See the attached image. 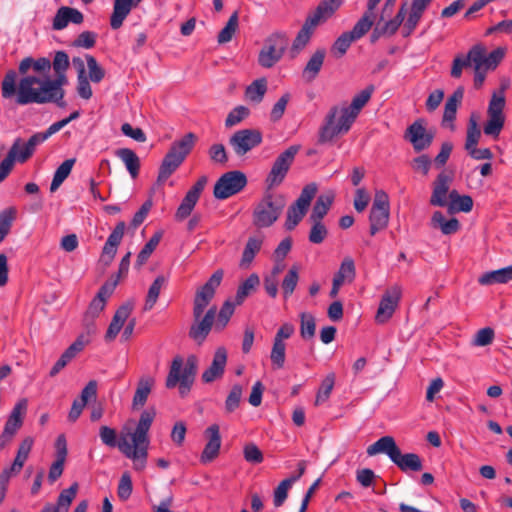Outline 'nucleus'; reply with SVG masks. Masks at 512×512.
<instances>
[{
    "label": "nucleus",
    "instance_id": "3c124183",
    "mask_svg": "<svg viewBox=\"0 0 512 512\" xmlns=\"http://www.w3.org/2000/svg\"><path fill=\"white\" fill-rule=\"evenodd\" d=\"M16 209L9 207L0 212V243L9 234L13 221L16 218Z\"/></svg>",
    "mask_w": 512,
    "mask_h": 512
},
{
    "label": "nucleus",
    "instance_id": "0eeeda50",
    "mask_svg": "<svg viewBox=\"0 0 512 512\" xmlns=\"http://www.w3.org/2000/svg\"><path fill=\"white\" fill-rule=\"evenodd\" d=\"M196 139V135L190 132L171 145L160 165L158 182H165L177 170L192 150Z\"/></svg>",
    "mask_w": 512,
    "mask_h": 512
},
{
    "label": "nucleus",
    "instance_id": "9d476101",
    "mask_svg": "<svg viewBox=\"0 0 512 512\" xmlns=\"http://www.w3.org/2000/svg\"><path fill=\"white\" fill-rule=\"evenodd\" d=\"M300 149V145H291L275 158L265 179V184L268 190L276 188L284 182Z\"/></svg>",
    "mask_w": 512,
    "mask_h": 512
},
{
    "label": "nucleus",
    "instance_id": "f3484780",
    "mask_svg": "<svg viewBox=\"0 0 512 512\" xmlns=\"http://www.w3.org/2000/svg\"><path fill=\"white\" fill-rule=\"evenodd\" d=\"M298 475H291L290 477L282 480L279 485L275 488L273 493V504L276 508L281 507L288 497V490L291 486L297 482L305 473L307 462L301 460L297 464Z\"/></svg>",
    "mask_w": 512,
    "mask_h": 512
},
{
    "label": "nucleus",
    "instance_id": "f8f14e48",
    "mask_svg": "<svg viewBox=\"0 0 512 512\" xmlns=\"http://www.w3.org/2000/svg\"><path fill=\"white\" fill-rule=\"evenodd\" d=\"M262 142V134L259 130H236L229 138V145L233 152L242 157L256 148Z\"/></svg>",
    "mask_w": 512,
    "mask_h": 512
},
{
    "label": "nucleus",
    "instance_id": "f704fd0d",
    "mask_svg": "<svg viewBox=\"0 0 512 512\" xmlns=\"http://www.w3.org/2000/svg\"><path fill=\"white\" fill-rule=\"evenodd\" d=\"M431 225L434 228H439L444 235L455 234L460 229V223L456 218L447 220L440 211H435L433 213Z\"/></svg>",
    "mask_w": 512,
    "mask_h": 512
},
{
    "label": "nucleus",
    "instance_id": "dca6fc26",
    "mask_svg": "<svg viewBox=\"0 0 512 512\" xmlns=\"http://www.w3.org/2000/svg\"><path fill=\"white\" fill-rule=\"evenodd\" d=\"M125 229V222L120 221L117 223L111 234L108 236L101 254V261L104 263V265L108 266L113 261L117 253V247L121 243L122 238L124 236Z\"/></svg>",
    "mask_w": 512,
    "mask_h": 512
},
{
    "label": "nucleus",
    "instance_id": "4c0bfd02",
    "mask_svg": "<svg viewBox=\"0 0 512 512\" xmlns=\"http://www.w3.org/2000/svg\"><path fill=\"white\" fill-rule=\"evenodd\" d=\"M390 212L387 209L372 208L370 210V234L373 236L378 231L384 230L389 222Z\"/></svg>",
    "mask_w": 512,
    "mask_h": 512
},
{
    "label": "nucleus",
    "instance_id": "39448f33",
    "mask_svg": "<svg viewBox=\"0 0 512 512\" xmlns=\"http://www.w3.org/2000/svg\"><path fill=\"white\" fill-rule=\"evenodd\" d=\"M374 90L373 85H368L354 95L350 104L342 103L333 106L325 117L324 128H350L371 99Z\"/></svg>",
    "mask_w": 512,
    "mask_h": 512
},
{
    "label": "nucleus",
    "instance_id": "72a5a7b5",
    "mask_svg": "<svg viewBox=\"0 0 512 512\" xmlns=\"http://www.w3.org/2000/svg\"><path fill=\"white\" fill-rule=\"evenodd\" d=\"M512 279V266L486 272L480 276L478 282L481 285H492L496 283H507Z\"/></svg>",
    "mask_w": 512,
    "mask_h": 512
},
{
    "label": "nucleus",
    "instance_id": "6ab92c4d",
    "mask_svg": "<svg viewBox=\"0 0 512 512\" xmlns=\"http://www.w3.org/2000/svg\"><path fill=\"white\" fill-rule=\"evenodd\" d=\"M464 97V88L459 86L447 98L444 105V112L442 117V126L444 128H453L455 125L458 107L460 106Z\"/></svg>",
    "mask_w": 512,
    "mask_h": 512
},
{
    "label": "nucleus",
    "instance_id": "e433bc0d",
    "mask_svg": "<svg viewBox=\"0 0 512 512\" xmlns=\"http://www.w3.org/2000/svg\"><path fill=\"white\" fill-rule=\"evenodd\" d=\"M260 285V278L256 273H252L248 276V278L243 281L237 289L235 295V302L237 305H240L244 302V300L254 293L258 286Z\"/></svg>",
    "mask_w": 512,
    "mask_h": 512
},
{
    "label": "nucleus",
    "instance_id": "a878e982",
    "mask_svg": "<svg viewBox=\"0 0 512 512\" xmlns=\"http://www.w3.org/2000/svg\"><path fill=\"white\" fill-rule=\"evenodd\" d=\"M400 448L397 446L392 436H383L376 442L368 446L367 454L375 456L377 454H386L391 461L397 456Z\"/></svg>",
    "mask_w": 512,
    "mask_h": 512
},
{
    "label": "nucleus",
    "instance_id": "69168bd1",
    "mask_svg": "<svg viewBox=\"0 0 512 512\" xmlns=\"http://www.w3.org/2000/svg\"><path fill=\"white\" fill-rule=\"evenodd\" d=\"M286 356V345L284 342H278L273 340V346L270 354V359L273 366L277 369L284 367Z\"/></svg>",
    "mask_w": 512,
    "mask_h": 512
},
{
    "label": "nucleus",
    "instance_id": "393cba45",
    "mask_svg": "<svg viewBox=\"0 0 512 512\" xmlns=\"http://www.w3.org/2000/svg\"><path fill=\"white\" fill-rule=\"evenodd\" d=\"M78 488V483L74 482L69 488L61 491L56 505L46 504L41 512H68L71 503L76 497Z\"/></svg>",
    "mask_w": 512,
    "mask_h": 512
},
{
    "label": "nucleus",
    "instance_id": "5701e85b",
    "mask_svg": "<svg viewBox=\"0 0 512 512\" xmlns=\"http://www.w3.org/2000/svg\"><path fill=\"white\" fill-rule=\"evenodd\" d=\"M205 433L208 436V442L201 454L202 463H208L214 460L218 456L221 447V436L218 425L213 424L209 426Z\"/></svg>",
    "mask_w": 512,
    "mask_h": 512
},
{
    "label": "nucleus",
    "instance_id": "423d86ee",
    "mask_svg": "<svg viewBox=\"0 0 512 512\" xmlns=\"http://www.w3.org/2000/svg\"><path fill=\"white\" fill-rule=\"evenodd\" d=\"M196 373L197 358L195 356H189L185 364L181 356H176L171 362L165 386L172 389L178 384L180 396L185 397L194 383Z\"/></svg>",
    "mask_w": 512,
    "mask_h": 512
},
{
    "label": "nucleus",
    "instance_id": "8fccbe9b",
    "mask_svg": "<svg viewBox=\"0 0 512 512\" xmlns=\"http://www.w3.org/2000/svg\"><path fill=\"white\" fill-rule=\"evenodd\" d=\"M355 264L352 258L346 257L340 267L338 272L334 275L333 280L338 281L341 284H344L345 281L352 282L355 278Z\"/></svg>",
    "mask_w": 512,
    "mask_h": 512
},
{
    "label": "nucleus",
    "instance_id": "e2e57ef3",
    "mask_svg": "<svg viewBox=\"0 0 512 512\" xmlns=\"http://www.w3.org/2000/svg\"><path fill=\"white\" fill-rule=\"evenodd\" d=\"M301 325L300 334L304 339H311L315 336L316 323L315 318L310 313L303 312L300 315Z\"/></svg>",
    "mask_w": 512,
    "mask_h": 512
},
{
    "label": "nucleus",
    "instance_id": "37998d69",
    "mask_svg": "<svg viewBox=\"0 0 512 512\" xmlns=\"http://www.w3.org/2000/svg\"><path fill=\"white\" fill-rule=\"evenodd\" d=\"M267 91V80L260 78L254 80L245 90V97L253 103H260Z\"/></svg>",
    "mask_w": 512,
    "mask_h": 512
},
{
    "label": "nucleus",
    "instance_id": "c03bdc74",
    "mask_svg": "<svg viewBox=\"0 0 512 512\" xmlns=\"http://www.w3.org/2000/svg\"><path fill=\"white\" fill-rule=\"evenodd\" d=\"M166 284V278L162 275H159L155 278L153 283L148 289V293L146 296L145 304L143 307L144 311H150L154 305L156 304L158 297L160 295V292L164 285Z\"/></svg>",
    "mask_w": 512,
    "mask_h": 512
},
{
    "label": "nucleus",
    "instance_id": "4468645a",
    "mask_svg": "<svg viewBox=\"0 0 512 512\" xmlns=\"http://www.w3.org/2000/svg\"><path fill=\"white\" fill-rule=\"evenodd\" d=\"M505 96L503 92L493 93L488 105V119L484 128H503L505 123Z\"/></svg>",
    "mask_w": 512,
    "mask_h": 512
},
{
    "label": "nucleus",
    "instance_id": "f03ea898",
    "mask_svg": "<svg viewBox=\"0 0 512 512\" xmlns=\"http://www.w3.org/2000/svg\"><path fill=\"white\" fill-rule=\"evenodd\" d=\"M155 417L153 410H145L141 413L135 430L127 435L121 434L117 441V431L114 428L103 425L99 429V437L102 443L108 447H117L128 459L133 461V467L142 471L146 467L149 448L148 432Z\"/></svg>",
    "mask_w": 512,
    "mask_h": 512
},
{
    "label": "nucleus",
    "instance_id": "c85d7f7f",
    "mask_svg": "<svg viewBox=\"0 0 512 512\" xmlns=\"http://www.w3.org/2000/svg\"><path fill=\"white\" fill-rule=\"evenodd\" d=\"M434 138L430 130H406L404 139L413 145L416 151L427 148Z\"/></svg>",
    "mask_w": 512,
    "mask_h": 512
},
{
    "label": "nucleus",
    "instance_id": "f257e3e1",
    "mask_svg": "<svg viewBox=\"0 0 512 512\" xmlns=\"http://www.w3.org/2000/svg\"><path fill=\"white\" fill-rule=\"evenodd\" d=\"M17 74L14 70H9L2 81V96L4 98L16 97L17 104L26 105L29 103H56L63 106L62 102L64 91L59 87L58 82H54L48 76L23 77L18 87L16 86Z\"/></svg>",
    "mask_w": 512,
    "mask_h": 512
},
{
    "label": "nucleus",
    "instance_id": "6e6552de",
    "mask_svg": "<svg viewBox=\"0 0 512 512\" xmlns=\"http://www.w3.org/2000/svg\"><path fill=\"white\" fill-rule=\"evenodd\" d=\"M286 205L283 195L271 193L268 189L253 210V224L257 228L272 226L282 214Z\"/></svg>",
    "mask_w": 512,
    "mask_h": 512
},
{
    "label": "nucleus",
    "instance_id": "1a4fd4ad",
    "mask_svg": "<svg viewBox=\"0 0 512 512\" xmlns=\"http://www.w3.org/2000/svg\"><path fill=\"white\" fill-rule=\"evenodd\" d=\"M289 45V38L284 32H274L264 39L258 54V64L266 69L274 67L283 57Z\"/></svg>",
    "mask_w": 512,
    "mask_h": 512
},
{
    "label": "nucleus",
    "instance_id": "603ef678",
    "mask_svg": "<svg viewBox=\"0 0 512 512\" xmlns=\"http://www.w3.org/2000/svg\"><path fill=\"white\" fill-rule=\"evenodd\" d=\"M238 27V12L235 11L228 19L225 27L219 32L217 41L224 44L231 41Z\"/></svg>",
    "mask_w": 512,
    "mask_h": 512
},
{
    "label": "nucleus",
    "instance_id": "5fc2aeb1",
    "mask_svg": "<svg viewBox=\"0 0 512 512\" xmlns=\"http://www.w3.org/2000/svg\"><path fill=\"white\" fill-rule=\"evenodd\" d=\"M308 210L299 207L293 203L287 210V218L285 222V228L289 231L293 230L300 221L304 218Z\"/></svg>",
    "mask_w": 512,
    "mask_h": 512
},
{
    "label": "nucleus",
    "instance_id": "49530a36",
    "mask_svg": "<svg viewBox=\"0 0 512 512\" xmlns=\"http://www.w3.org/2000/svg\"><path fill=\"white\" fill-rule=\"evenodd\" d=\"M75 159L65 160L55 171L52 182L50 184V191L55 192L65 179L70 175L72 168L75 164Z\"/></svg>",
    "mask_w": 512,
    "mask_h": 512
},
{
    "label": "nucleus",
    "instance_id": "052dcab7",
    "mask_svg": "<svg viewBox=\"0 0 512 512\" xmlns=\"http://www.w3.org/2000/svg\"><path fill=\"white\" fill-rule=\"evenodd\" d=\"M354 41L356 40L349 32H344L336 39L331 51L337 58H340L347 52Z\"/></svg>",
    "mask_w": 512,
    "mask_h": 512
},
{
    "label": "nucleus",
    "instance_id": "9b49d317",
    "mask_svg": "<svg viewBox=\"0 0 512 512\" xmlns=\"http://www.w3.org/2000/svg\"><path fill=\"white\" fill-rule=\"evenodd\" d=\"M247 185L246 175L238 170L224 173L215 183L213 195L216 199L225 200L240 191Z\"/></svg>",
    "mask_w": 512,
    "mask_h": 512
},
{
    "label": "nucleus",
    "instance_id": "2eb2a0df",
    "mask_svg": "<svg viewBox=\"0 0 512 512\" xmlns=\"http://www.w3.org/2000/svg\"><path fill=\"white\" fill-rule=\"evenodd\" d=\"M118 285L117 279H109L99 289L96 296L90 302L88 310L86 312V319H95L104 310L107 299L112 295L116 286Z\"/></svg>",
    "mask_w": 512,
    "mask_h": 512
},
{
    "label": "nucleus",
    "instance_id": "13d9d810",
    "mask_svg": "<svg viewBox=\"0 0 512 512\" xmlns=\"http://www.w3.org/2000/svg\"><path fill=\"white\" fill-rule=\"evenodd\" d=\"M19 140H16L9 150L8 155L0 163V183L9 175L11 172L14 162L16 161L17 148Z\"/></svg>",
    "mask_w": 512,
    "mask_h": 512
},
{
    "label": "nucleus",
    "instance_id": "2f4dec72",
    "mask_svg": "<svg viewBox=\"0 0 512 512\" xmlns=\"http://www.w3.org/2000/svg\"><path fill=\"white\" fill-rule=\"evenodd\" d=\"M341 0H322L316 10L309 15L318 24L328 20L340 7Z\"/></svg>",
    "mask_w": 512,
    "mask_h": 512
},
{
    "label": "nucleus",
    "instance_id": "a18cd8bd",
    "mask_svg": "<svg viewBox=\"0 0 512 512\" xmlns=\"http://www.w3.org/2000/svg\"><path fill=\"white\" fill-rule=\"evenodd\" d=\"M163 233L161 231H157L153 234V236L149 239V241L144 245V247L141 249L139 254L137 255V259L135 262V267L140 268L142 265H144L151 254L154 252L156 247L158 246Z\"/></svg>",
    "mask_w": 512,
    "mask_h": 512
},
{
    "label": "nucleus",
    "instance_id": "4d7b16f0",
    "mask_svg": "<svg viewBox=\"0 0 512 512\" xmlns=\"http://www.w3.org/2000/svg\"><path fill=\"white\" fill-rule=\"evenodd\" d=\"M347 130H319L316 138L318 146H332L336 144Z\"/></svg>",
    "mask_w": 512,
    "mask_h": 512
},
{
    "label": "nucleus",
    "instance_id": "412c9836",
    "mask_svg": "<svg viewBox=\"0 0 512 512\" xmlns=\"http://www.w3.org/2000/svg\"><path fill=\"white\" fill-rule=\"evenodd\" d=\"M55 448L56 460L52 463L48 473V480L50 483H54L58 478H60L64 470L68 450L66 438L63 434L57 437Z\"/></svg>",
    "mask_w": 512,
    "mask_h": 512
},
{
    "label": "nucleus",
    "instance_id": "680f3d73",
    "mask_svg": "<svg viewBox=\"0 0 512 512\" xmlns=\"http://www.w3.org/2000/svg\"><path fill=\"white\" fill-rule=\"evenodd\" d=\"M88 67V79L94 83H99L105 77V70L98 64L95 57L87 54L85 56Z\"/></svg>",
    "mask_w": 512,
    "mask_h": 512
},
{
    "label": "nucleus",
    "instance_id": "774afa93",
    "mask_svg": "<svg viewBox=\"0 0 512 512\" xmlns=\"http://www.w3.org/2000/svg\"><path fill=\"white\" fill-rule=\"evenodd\" d=\"M405 15H406L405 7L402 6L393 19H391V20L385 22L383 25H381L382 31L384 32L385 36H392L396 33L399 26L404 21Z\"/></svg>",
    "mask_w": 512,
    "mask_h": 512
},
{
    "label": "nucleus",
    "instance_id": "09e8293b",
    "mask_svg": "<svg viewBox=\"0 0 512 512\" xmlns=\"http://www.w3.org/2000/svg\"><path fill=\"white\" fill-rule=\"evenodd\" d=\"M262 240L260 238L250 237L245 245L240 261L241 268H248L255 255L260 251Z\"/></svg>",
    "mask_w": 512,
    "mask_h": 512
},
{
    "label": "nucleus",
    "instance_id": "bb28decb",
    "mask_svg": "<svg viewBox=\"0 0 512 512\" xmlns=\"http://www.w3.org/2000/svg\"><path fill=\"white\" fill-rule=\"evenodd\" d=\"M137 5L131 0H114L113 12L110 17V26L112 29H119L132 8Z\"/></svg>",
    "mask_w": 512,
    "mask_h": 512
},
{
    "label": "nucleus",
    "instance_id": "20e7f679",
    "mask_svg": "<svg viewBox=\"0 0 512 512\" xmlns=\"http://www.w3.org/2000/svg\"><path fill=\"white\" fill-rule=\"evenodd\" d=\"M504 57V51L497 48L488 53L486 48L477 44L474 45L466 56L457 55L452 63L451 76L460 78L464 68L472 67L474 70V87L479 89L484 84L488 71L494 70Z\"/></svg>",
    "mask_w": 512,
    "mask_h": 512
},
{
    "label": "nucleus",
    "instance_id": "7ed1b4c3",
    "mask_svg": "<svg viewBox=\"0 0 512 512\" xmlns=\"http://www.w3.org/2000/svg\"><path fill=\"white\" fill-rule=\"evenodd\" d=\"M224 276L222 269L216 270L207 282L195 293L193 300V323L190 326L188 336L198 345H202L216 319V306H211L204 314L205 309L215 296L216 289L220 286Z\"/></svg>",
    "mask_w": 512,
    "mask_h": 512
},
{
    "label": "nucleus",
    "instance_id": "ea45409f",
    "mask_svg": "<svg viewBox=\"0 0 512 512\" xmlns=\"http://www.w3.org/2000/svg\"><path fill=\"white\" fill-rule=\"evenodd\" d=\"M325 50L319 49L315 51V53L311 56L309 61L307 62L304 70H303V76L308 80L312 81L316 78L318 73L320 72L324 58H325Z\"/></svg>",
    "mask_w": 512,
    "mask_h": 512
},
{
    "label": "nucleus",
    "instance_id": "79ce46f5",
    "mask_svg": "<svg viewBox=\"0 0 512 512\" xmlns=\"http://www.w3.org/2000/svg\"><path fill=\"white\" fill-rule=\"evenodd\" d=\"M374 19V11L367 9L363 16L356 22L353 29L349 31V33L354 37L355 40L360 39L371 29L374 23Z\"/></svg>",
    "mask_w": 512,
    "mask_h": 512
},
{
    "label": "nucleus",
    "instance_id": "58836bf2",
    "mask_svg": "<svg viewBox=\"0 0 512 512\" xmlns=\"http://www.w3.org/2000/svg\"><path fill=\"white\" fill-rule=\"evenodd\" d=\"M51 65L53 66V70L56 74V78L52 80L54 82H58L59 87L62 88V86L67 82L65 75V72L69 67V57L67 53L58 51L55 54L53 63Z\"/></svg>",
    "mask_w": 512,
    "mask_h": 512
},
{
    "label": "nucleus",
    "instance_id": "cd10ccee",
    "mask_svg": "<svg viewBox=\"0 0 512 512\" xmlns=\"http://www.w3.org/2000/svg\"><path fill=\"white\" fill-rule=\"evenodd\" d=\"M432 0H413L411 12L404 24L403 32L405 36L410 35L418 25L423 12Z\"/></svg>",
    "mask_w": 512,
    "mask_h": 512
},
{
    "label": "nucleus",
    "instance_id": "4be33fe9",
    "mask_svg": "<svg viewBox=\"0 0 512 512\" xmlns=\"http://www.w3.org/2000/svg\"><path fill=\"white\" fill-rule=\"evenodd\" d=\"M451 182L452 176L445 171L437 176L430 198L431 205L438 207H445L447 205V193L449 192Z\"/></svg>",
    "mask_w": 512,
    "mask_h": 512
},
{
    "label": "nucleus",
    "instance_id": "b1692460",
    "mask_svg": "<svg viewBox=\"0 0 512 512\" xmlns=\"http://www.w3.org/2000/svg\"><path fill=\"white\" fill-rule=\"evenodd\" d=\"M84 20L82 12L78 9L62 6L60 7L53 19L52 27L54 30H62L71 22L73 24H81Z\"/></svg>",
    "mask_w": 512,
    "mask_h": 512
},
{
    "label": "nucleus",
    "instance_id": "aec40b11",
    "mask_svg": "<svg viewBox=\"0 0 512 512\" xmlns=\"http://www.w3.org/2000/svg\"><path fill=\"white\" fill-rule=\"evenodd\" d=\"M134 304L132 301H127L122 304L115 312L111 323L107 329L105 334V340L110 342L113 341L116 336L119 334L121 329L123 328L126 320L129 318L132 313Z\"/></svg>",
    "mask_w": 512,
    "mask_h": 512
},
{
    "label": "nucleus",
    "instance_id": "ddd939ff",
    "mask_svg": "<svg viewBox=\"0 0 512 512\" xmlns=\"http://www.w3.org/2000/svg\"><path fill=\"white\" fill-rule=\"evenodd\" d=\"M401 294L402 289L399 285H393L386 289L375 316L377 323L383 324L392 317L400 301Z\"/></svg>",
    "mask_w": 512,
    "mask_h": 512
},
{
    "label": "nucleus",
    "instance_id": "c9c22d12",
    "mask_svg": "<svg viewBox=\"0 0 512 512\" xmlns=\"http://www.w3.org/2000/svg\"><path fill=\"white\" fill-rule=\"evenodd\" d=\"M319 24L314 21V19L310 18L309 16L305 20L304 25L302 26L301 30L298 32L293 45H292V51L298 52L301 49H303L307 43L309 42L311 35L313 33V30L318 26Z\"/></svg>",
    "mask_w": 512,
    "mask_h": 512
},
{
    "label": "nucleus",
    "instance_id": "338daca9",
    "mask_svg": "<svg viewBox=\"0 0 512 512\" xmlns=\"http://www.w3.org/2000/svg\"><path fill=\"white\" fill-rule=\"evenodd\" d=\"M312 226L308 239L313 244H321L328 236V229L322 221H310Z\"/></svg>",
    "mask_w": 512,
    "mask_h": 512
},
{
    "label": "nucleus",
    "instance_id": "864d4df0",
    "mask_svg": "<svg viewBox=\"0 0 512 512\" xmlns=\"http://www.w3.org/2000/svg\"><path fill=\"white\" fill-rule=\"evenodd\" d=\"M235 303L231 302L230 300H226L218 314L216 313L217 319L215 322V329L222 330L226 327L228 324L230 318L232 317L234 310H235Z\"/></svg>",
    "mask_w": 512,
    "mask_h": 512
},
{
    "label": "nucleus",
    "instance_id": "a211bd4d",
    "mask_svg": "<svg viewBox=\"0 0 512 512\" xmlns=\"http://www.w3.org/2000/svg\"><path fill=\"white\" fill-rule=\"evenodd\" d=\"M227 364V351L224 347H218L214 353V357L210 366L202 373V381L211 383L224 374Z\"/></svg>",
    "mask_w": 512,
    "mask_h": 512
},
{
    "label": "nucleus",
    "instance_id": "0e129e2a",
    "mask_svg": "<svg viewBox=\"0 0 512 512\" xmlns=\"http://www.w3.org/2000/svg\"><path fill=\"white\" fill-rule=\"evenodd\" d=\"M318 187L316 183H310L303 187L301 190V193L297 200L294 202L299 207L305 208L306 210L309 209L311 201L315 197L317 193Z\"/></svg>",
    "mask_w": 512,
    "mask_h": 512
},
{
    "label": "nucleus",
    "instance_id": "6e6d98bb",
    "mask_svg": "<svg viewBox=\"0 0 512 512\" xmlns=\"http://www.w3.org/2000/svg\"><path fill=\"white\" fill-rule=\"evenodd\" d=\"M243 395V388L239 384L233 385L226 400H225V412L230 414L233 413L241 403Z\"/></svg>",
    "mask_w": 512,
    "mask_h": 512
},
{
    "label": "nucleus",
    "instance_id": "473e14b6",
    "mask_svg": "<svg viewBox=\"0 0 512 512\" xmlns=\"http://www.w3.org/2000/svg\"><path fill=\"white\" fill-rule=\"evenodd\" d=\"M392 462L403 472L408 470L418 472L423 468L419 455L415 453L402 454L401 450H399Z\"/></svg>",
    "mask_w": 512,
    "mask_h": 512
},
{
    "label": "nucleus",
    "instance_id": "de8ad7c7",
    "mask_svg": "<svg viewBox=\"0 0 512 512\" xmlns=\"http://www.w3.org/2000/svg\"><path fill=\"white\" fill-rule=\"evenodd\" d=\"M299 281V267L293 265L282 280L281 288L284 299H288L295 291Z\"/></svg>",
    "mask_w": 512,
    "mask_h": 512
},
{
    "label": "nucleus",
    "instance_id": "c756f323",
    "mask_svg": "<svg viewBox=\"0 0 512 512\" xmlns=\"http://www.w3.org/2000/svg\"><path fill=\"white\" fill-rule=\"evenodd\" d=\"M153 385L154 379L152 377L145 376L140 378L132 400L133 409H140L145 405Z\"/></svg>",
    "mask_w": 512,
    "mask_h": 512
},
{
    "label": "nucleus",
    "instance_id": "a19ab883",
    "mask_svg": "<svg viewBox=\"0 0 512 512\" xmlns=\"http://www.w3.org/2000/svg\"><path fill=\"white\" fill-rule=\"evenodd\" d=\"M333 203V195L332 194H321L318 196L312 212L309 216L310 221H322L323 218L328 213L331 205Z\"/></svg>",
    "mask_w": 512,
    "mask_h": 512
},
{
    "label": "nucleus",
    "instance_id": "bf43d9fd",
    "mask_svg": "<svg viewBox=\"0 0 512 512\" xmlns=\"http://www.w3.org/2000/svg\"><path fill=\"white\" fill-rule=\"evenodd\" d=\"M335 384V375L334 373L328 374L322 381L321 386L318 390V393L316 395L315 404L320 405L321 403H324L328 400L330 397V394L332 392V389Z\"/></svg>",
    "mask_w": 512,
    "mask_h": 512
},
{
    "label": "nucleus",
    "instance_id": "7c9ffc66",
    "mask_svg": "<svg viewBox=\"0 0 512 512\" xmlns=\"http://www.w3.org/2000/svg\"><path fill=\"white\" fill-rule=\"evenodd\" d=\"M115 155L124 163L132 179L137 178L140 170V159L130 148H120Z\"/></svg>",
    "mask_w": 512,
    "mask_h": 512
}]
</instances>
